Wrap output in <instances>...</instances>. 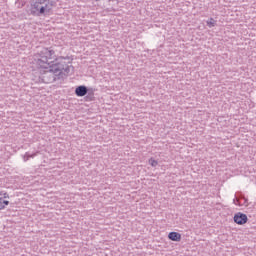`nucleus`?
Wrapping results in <instances>:
<instances>
[{"label": "nucleus", "mask_w": 256, "mask_h": 256, "mask_svg": "<svg viewBox=\"0 0 256 256\" xmlns=\"http://www.w3.org/2000/svg\"><path fill=\"white\" fill-rule=\"evenodd\" d=\"M85 101H95V92L93 91V88H88V92L85 96Z\"/></svg>", "instance_id": "7"}, {"label": "nucleus", "mask_w": 256, "mask_h": 256, "mask_svg": "<svg viewBox=\"0 0 256 256\" xmlns=\"http://www.w3.org/2000/svg\"><path fill=\"white\" fill-rule=\"evenodd\" d=\"M55 50H53L52 47L50 48H42L36 56V65L40 69H47L50 65H53L55 63Z\"/></svg>", "instance_id": "3"}, {"label": "nucleus", "mask_w": 256, "mask_h": 256, "mask_svg": "<svg viewBox=\"0 0 256 256\" xmlns=\"http://www.w3.org/2000/svg\"><path fill=\"white\" fill-rule=\"evenodd\" d=\"M89 93V88L85 85H80L75 88L76 97H85Z\"/></svg>", "instance_id": "5"}, {"label": "nucleus", "mask_w": 256, "mask_h": 256, "mask_svg": "<svg viewBox=\"0 0 256 256\" xmlns=\"http://www.w3.org/2000/svg\"><path fill=\"white\" fill-rule=\"evenodd\" d=\"M2 195H3V197H2V199H9V194L7 193V192H2Z\"/></svg>", "instance_id": "11"}, {"label": "nucleus", "mask_w": 256, "mask_h": 256, "mask_svg": "<svg viewBox=\"0 0 256 256\" xmlns=\"http://www.w3.org/2000/svg\"><path fill=\"white\" fill-rule=\"evenodd\" d=\"M149 165H151V167H157V165H159V162H157V160L150 158L148 161Z\"/></svg>", "instance_id": "9"}, {"label": "nucleus", "mask_w": 256, "mask_h": 256, "mask_svg": "<svg viewBox=\"0 0 256 256\" xmlns=\"http://www.w3.org/2000/svg\"><path fill=\"white\" fill-rule=\"evenodd\" d=\"M233 203H234V205H240V206H241V203L239 202V200H237V199H235V198H234V200H233Z\"/></svg>", "instance_id": "13"}, {"label": "nucleus", "mask_w": 256, "mask_h": 256, "mask_svg": "<svg viewBox=\"0 0 256 256\" xmlns=\"http://www.w3.org/2000/svg\"><path fill=\"white\" fill-rule=\"evenodd\" d=\"M31 157H35V154H29V152H26L25 155L23 156L24 161H29Z\"/></svg>", "instance_id": "10"}, {"label": "nucleus", "mask_w": 256, "mask_h": 256, "mask_svg": "<svg viewBox=\"0 0 256 256\" xmlns=\"http://www.w3.org/2000/svg\"><path fill=\"white\" fill-rule=\"evenodd\" d=\"M242 199H244V203H243V205H247V202L249 201L247 198H245V197H242Z\"/></svg>", "instance_id": "15"}, {"label": "nucleus", "mask_w": 256, "mask_h": 256, "mask_svg": "<svg viewBox=\"0 0 256 256\" xmlns=\"http://www.w3.org/2000/svg\"><path fill=\"white\" fill-rule=\"evenodd\" d=\"M206 25L211 29L212 27H215L217 25V21L213 18H210L206 21Z\"/></svg>", "instance_id": "8"}, {"label": "nucleus", "mask_w": 256, "mask_h": 256, "mask_svg": "<svg viewBox=\"0 0 256 256\" xmlns=\"http://www.w3.org/2000/svg\"><path fill=\"white\" fill-rule=\"evenodd\" d=\"M65 57H59V59H55V63L48 66L42 74L43 83H53L57 79H64L67 77L69 73H71V69L73 70V65L67 64L65 62Z\"/></svg>", "instance_id": "1"}, {"label": "nucleus", "mask_w": 256, "mask_h": 256, "mask_svg": "<svg viewBox=\"0 0 256 256\" xmlns=\"http://www.w3.org/2000/svg\"><path fill=\"white\" fill-rule=\"evenodd\" d=\"M5 209V204H3V200H0V211Z\"/></svg>", "instance_id": "12"}, {"label": "nucleus", "mask_w": 256, "mask_h": 256, "mask_svg": "<svg viewBox=\"0 0 256 256\" xmlns=\"http://www.w3.org/2000/svg\"><path fill=\"white\" fill-rule=\"evenodd\" d=\"M233 220L236 225H245V223L249 221V218L247 217V214L243 212H237L234 214Z\"/></svg>", "instance_id": "4"}, {"label": "nucleus", "mask_w": 256, "mask_h": 256, "mask_svg": "<svg viewBox=\"0 0 256 256\" xmlns=\"http://www.w3.org/2000/svg\"><path fill=\"white\" fill-rule=\"evenodd\" d=\"M1 195H3V192H0V201H3V197H1Z\"/></svg>", "instance_id": "16"}, {"label": "nucleus", "mask_w": 256, "mask_h": 256, "mask_svg": "<svg viewBox=\"0 0 256 256\" xmlns=\"http://www.w3.org/2000/svg\"><path fill=\"white\" fill-rule=\"evenodd\" d=\"M2 203H3L4 207H5V205H9V200H4V201H2Z\"/></svg>", "instance_id": "14"}, {"label": "nucleus", "mask_w": 256, "mask_h": 256, "mask_svg": "<svg viewBox=\"0 0 256 256\" xmlns=\"http://www.w3.org/2000/svg\"><path fill=\"white\" fill-rule=\"evenodd\" d=\"M53 7H57V2L55 0H34L30 7V13L34 17H47L51 15Z\"/></svg>", "instance_id": "2"}, {"label": "nucleus", "mask_w": 256, "mask_h": 256, "mask_svg": "<svg viewBox=\"0 0 256 256\" xmlns=\"http://www.w3.org/2000/svg\"><path fill=\"white\" fill-rule=\"evenodd\" d=\"M168 239H169L170 241L179 242V241H181V233H179V232H170V233L168 234Z\"/></svg>", "instance_id": "6"}]
</instances>
